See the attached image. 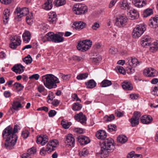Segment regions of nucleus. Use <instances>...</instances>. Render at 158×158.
Instances as JSON below:
<instances>
[{"mask_svg": "<svg viewBox=\"0 0 158 158\" xmlns=\"http://www.w3.org/2000/svg\"><path fill=\"white\" fill-rule=\"evenodd\" d=\"M39 75L38 74H33L31 76L29 77V79H34L35 80H38L39 79Z\"/></svg>", "mask_w": 158, "mask_h": 158, "instance_id": "69168bd1", "label": "nucleus"}, {"mask_svg": "<svg viewBox=\"0 0 158 158\" xmlns=\"http://www.w3.org/2000/svg\"><path fill=\"white\" fill-rule=\"evenodd\" d=\"M129 121L131 123V126L132 127H136L139 123V120L135 119L133 118H131L130 119Z\"/></svg>", "mask_w": 158, "mask_h": 158, "instance_id": "ea45409f", "label": "nucleus"}, {"mask_svg": "<svg viewBox=\"0 0 158 158\" xmlns=\"http://www.w3.org/2000/svg\"><path fill=\"white\" fill-rule=\"evenodd\" d=\"M133 3L135 6L138 8H141L147 4L146 0H133Z\"/></svg>", "mask_w": 158, "mask_h": 158, "instance_id": "4be33fe9", "label": "nucleus"}, {"mask_svg": "<svg viewBox=\"0 0 158 158\" xmlns=\"http://www.w3.org/2000/svg\"><path fill=\"white\" fill-rule=\"evenodd\" d=\"M75 119L78 122H80L82 124L84 125L86 123V118L85 115H84L82 112H80L76 115L74 117Z\"/></svg>", "mask_w": 158, "mask_h": 158, "instance_id": "ddd939ff", "label": "nucleus"}, {"mask_svg": "<svg viewBox=\"0 0 158 158\" xmlns=\"http://www.w3.org/2000/svg\"><path fill=\"white\" fill-rule=\"evenodd\" d=\"M151 42H148L147 41H141L140 44L142 46L146 48L148 46L150 45Z\"/></svg>", "mask_w": 158, "mask_h": 158, "instance_id": "13d9d810", "label": "nucleus"}, {"mask_svg": "<svg viewBox=\"0 0 158 158\" xmlns=\"http://www.w3.org/2000/svg\"><path fill=\"white\" fill-rule=\"evenodd\" d=\"M87 7L84 4H77L74 5L73 8V10L77 15H81L87 11Z\"/></svg>", "mask_w": 158, "mask_h": 158, "instance_id": "0eeeda50", "label": "nucleus"}, {"mask_svg": "<svg viewBox=\"0 0 158 158\" xmlns=\"http://www.w3.org/2000/svg\"><path fill=\"white\" fill-rule=\"evenodd\" d=\"M23 38L25 43H28L31 39V34L28 31H26L23 35Z\"/></svg>", "mask_w": 158, "mask_h": 158, "instance_id": "bb28decb", "label": "nucleus"}, {"mask_svg": "<svg viewBox=\"0 0 158 158\" xmlns=\"http://www.w3.org/2000/svg\"><path fill=\"white\" fill-rule=\"evenodd\" d=\"M128 15L130 19L134 20L139 17V14L137 11L135 9L130 10Z\"/></svg>", "mask_w": 158, "mask_h": 158, "instance_id": "a878e982", "label": "nucleus"}, {"mask_svg": "<svg viewBox=\"0 0 158 158\" xmlns=\"http://www.w3.org/2000/svg\"><path fill=\"white\" fill-rule=\"evenodd\" d=\"M114 119V116L113 114H111L109 116L106 115L104 117V119L106 122L112 121Z\"/></svg>", "mask_w": 158, "mask_h": 158, "instance_id": "37998d69", "label": "nucleus"}, {"mask_svg": "<svg viewBox=\"0 0 158 158\" xmlns=\"http://www.w3.org/2000/svg\"><path fill=\"white\" fill-rule=\"evenodd\" d=\"M42 8L45 10H49V0H47L42 6Z\"/></svg>", "mask_w": 158, "mask_h": 158, "instance_id": "8fccbe9b", "label": "nucleus"}, {"mask_svg": "<svg viewBox=\"0 0 158 158\" xmlns=\"http://www.w3.org/2000/svg\"><path fill=\"white\" fill-rule=\"evenodd\" d=\"M25 67L20 64L15 65L12 68L13 71L19 74L23 73Z\"/></svg>", "mask_w": 158, "mask_h": 158, "instance_id": "a211bd4d", "label": "nucleus"}, {"mask_svg": "<svg viewBox=\"0 0 158 158\" xmlns=\"http://www.w3.org/2000/svg\"><path fill=\"white\" fill-rule=\"evenodd\" d=\"M12 127L10 126H8L6 128H5L2 132V136L4 138V137H10V136H12Z\"/></svg>", "mask_w": 158, "mask_h": 158, "instance_id": "2eb2a0df", "label": "nucleus"}, {"mask_svg": "<svg viewBox=\"0 0 158 158\" xmlns=\"http://www.w3.org/2000/svg\"><path fill=\"white\" fill-rule=\"evenodd\" d=\"M23 61L25 64H28L31 63L32 61V59L24 58L23 59Z\"/></svg>", "mask_w": 158, "mask_h": 158, "instance_id": "680f3d73", "label": "nucleus"}, {"mask_svg": "<svg viewBox=\"0 0 158 158\" xmlns=\"http://www.w3.org/2000/svg\"><path fill=\"white\" fill-rule=\"evenodd\" d=\"M109 52L110 53L112 54H115L118 52V50L117 48L114 47H112L110 49Z\"/></svg>", "mask_w": 158, "mask_h": 158, "instance_id": "864d4df0", "label": "nucleus"}, {"mask_svg": "<svg viewBox=\"0 0 158 158\" xmlns=\"http://www.w3.org/2000/svg\"><path fill=\"white\" fill-rule=\"evenodd\" d=\"M20 37L15 35L11 39V43L10 44L9 46L12 49L16 48L18 46L21 44V41L20 40Z\"/></svg>", "mask_w": 158, "mask_h": 158, "instance_id": "1a4fd4ad", "label": "nucleus"}, {"mask_svg": "<svg viewBox=\"0 0 158 158\" xmlns=\"http://www.w3.org/2000/svg\"><path fill=\"white\" fill-rule=\"evenodd\" d=\"M142 41H147L148 42H151V38L148 35H143L141 39Z\"/></svg>", "mask_w": 158, "mask_h": 158, "instance_id": "5fc2aeb1", "label": "nucleus"}, {"mask_svg": "<svg viewBox=\"0 0 158 158\" xmlns=\"http://www.w3.org/2000/svg\"><path fill=\"white\" fill-rule=\"evenodd\" d=\"M58 143V141L56 139H54L50 141V152L55 150Z\"/></svg>", "mask_w": 158, "mask_h": 158, "instance_id": "7c9ffc66", "label": "nucleus"}, {"mask_svg": "<svg viewBox=\"0 0 158 158\" xmlns=\"http://www.w3.org/2000/svg\"><path fill=\"white\" fill-rule=\"evenodd\" d=\"M58 78L54 75L50 74V89L57 87L56 83H59Z\"/></svg>", "mask_w": 158, "mask_h": 158, "instance_id": "9b49d317", "label": "nucleus"}, {"mask_svg": "<svg viewBox=\"0 0 158 158\" xmlns=\"http://www.w3.org/2000/svg\"><path fill=\"white\" fill-rule=\"evenodd\" d=\"M123 89L126 90H131L133 89V86L131 83L129 81H125L122 84Z\"/></svg>", "mask_w": 158, "mask_h": 158, "instance_id": "cd10ccee", "label": "nucleus"}, {"mask_svg": "<svg viewBox=\"0 0 158 158\" xmlns=\"http://www.w3.org/2000/svg\"><path fill=\"white\" fill-rule=\"evenodd\" d=\"M152 120L153 118L150 115H143L140 118V121L143 124H149L151 123Z\"/></svg>", "mask_w": 158, "mask_h": 158, "instance_id": "f3484780", "label": "nucleus"}, {"mask_svg": "<svg viewBox=\"0 0 158 158\" xmlns=\"http://www.w3.org/2000/svg\"><path fill=\"white\" fill-rule=\"evenodd\" d=\"M130 98L133 100L137 99L139 97V95L138 94H131L130 95Z\"/></svg>", "mask_w": 158, "mask_h": 158, "instance_id": "774afa93", "label": "nucleus"}, {"mask_svg": "<svg viewBox=\"0 0 158 158\" xmlns=\"http://www.w3.org/2000/svg\"><path fill=\"white\" fill-rule=\"evenodd\" d=\"M77 139L81 145L87 144L90 142L89 138L84 135H80L77 138Z\"/></svg>", "mask_w": 158, "mask_h": 158, "instance_id": "f8f14e48", "label": "nucleus"}, {"mask_svg": "<svg viewBox=\"0 0 158 158\" xmlns=\"http://www.w3.org/2000/svg\"><path fill=\"white\" fill-rule=\"evenodd\" d=\"M82 107V105L79 103H74L72 106V109L75 111H78L80 110Z\"/></svg>", "mask_w": 158, "mask_h": 158, "instance_id": "58836bf2", "label": "nucleus"}, {"mask_svg": "<svg viewBox=\"0 0 158 158\" xmlns=\"http://www.w3.org/2000/svg\"><path fill=\"white\" fill-rule=\"evenodd\" d=\"M17 139V135H14L12 136L7 138L5 143L6 148L9 150L13 149L16 143Z\"/></svg>", "mask_w": 158, "mask_h": 158, "instance_id": "20e7f679", "label": "nucleus"}, {"mask_svg": "<svg viewBox=\"0 0 158 158\" xmlns=\"http://www.w3.org/2000/svg\"><path fill=\"white\" fill-rule=\"evenodd\" d=\"M149 25L151 28H156L158 27V16L152 18L149 20Z\"/></svg>", "mask_w": 158, "mask_h": 158, "instance_id": "aec40b11", "label": "nucleus"}, {"mask_svg": "<svg viewBox=\"0 0 158 158\" xmlns=\"http://www.w3.org/2000/svg\"><path fill=\"white\" fill-rule=\"evenodd\" d=\"M65 143L68 146L73 147L75 144V139L71 134H68L66 137Z\"/></svg>", "mask_w": 158, "mask_h": 158, "instance_id": "6ab92c4d", "label": "nucleus"}, {"mask_svg": "<svg viewBox=\"0 0 158 158\" xmlns=\"http://www.w3.org/2000/svg\"><path fill=\"white\" fill-rule=\"evenodd\" d=\"M88 74L87 73H81L77 76V78L78 80L84 79L88 77Z\"/></svg>", "mask_w": 158, "mask_h": 158, "instance_id": "79ce46f5", "label": "nucleus"}, {"mask_svg": "<svg viewBox=\"0 0 158 158\" xmlns=\"http://www.w3.org/2000/svg\"><path fill=\"white\" fill-rule=\"evenodd\" d=\"M61 124L63 128L65 129H68L71 125L70 122H68L62 120L61 122Z\"/></svg>", "mask_w": 158, "mask_h": 158, "instance_id": "49530a36", "label": "nucleus"}, {"mask_svg": "<svg viewBox=\"0 0 158 158\" xmlns=\"http://www.w3.org/2000/svg\"><path fill=\"white\" fill-rule=\"evenodd\" d=\"M141 115V114L140 112L135 111L132 118H133L135 119L139 120V118Z\"/></svg>", "mask_w": 158, "mask_h": 158, "instance_id": "3c124183", "label": "nucleus"}, {"mask_svg": "<svg viewBox=\"0 0 158 158\" xmlns=\"http://www.w3.org/2000/svg\"><path fill=\"white\" fill-rule=\"evenodd\" d=\"M50 23H52L53 24L56 23L57 18V15L55 12H50Z\"/></svg>", "mask_w": 158, "mask_h": 158, "instance_id": "2f4dec72", "label": "nucleus"}, {"mask_svg": "<svg viewBox=\"0 0 158 158\" xmlns=\"http://www.w3.org/2000/svg\"><path fill=\"white\" fill-rule=\"evenodd\" d=\"M92 44V42L90 40H86L82 41H80L77 47L78 50L84 52L89 49Z\"/></svg>", "mask_w": 158, "mask_h": 158, "instance_id": "423d86ee", "label": "nucleus"}, {"mask_svg": "<svg viewBox=\"0 0 158 158\" xmlns=\"http://www.w3.org/2000/svg\"><path fill=\"white\" fill-rule=\"evenodd\" d=\"M48 140V138L46 135H40L37 137L36 142L38 144H40L43 146L46 143Z\"/></svg>", "mask_w": 158, "mask_h": 158, "instance_id": "4468645a", "label": "nucleus"}, {"mask_svg": "<svg viewBox=\"0 0 158 158\" xmlns=\"http://www.w3.org/2000/svg\"><path fill=\"white\" fill-rule=\"evenodd\" d=\"M127 20V18L126 16L120 15L116 18L115 24L119 27H123L126 24Z\"/></svg>", "mask_w": 158, "mask_h": 158, "instance_id": "9d476101", "label": "nucleus"}, {"mask_svg": "<svg viewBox=\"0 0 158 158\" xmlns=\"http://www.w3.org/2000/svg\"><path fill=\"white\" fill-rule=\"evenodd\" d=\"M36 152L35 148L33 147L28 150L27 152L23 154L22 158H31V155L35 154Z\"/></svg>", "mask_w": 158, "mask_h": 158, "instance_id": "dca6fc26", "label": "nucleus"}, {"mask_svg": "<svg viewBox=\"0 0 158 158\" xmlns=\"http://www.w3.org/2000/svg\"><path fill=\"white\" fill-rule=\"evenodd\" d=\"M127 61V63L129 64L131 67L132 66L133 67H129L127 68V69L128 73H133L135 71L134 67L139 65L140 62L138 61V60L136 58H132V57L129 58L126 60Z\"/></svg>", "mask_w": 158, "mask_h": 158, "instance_id": "7ed1b4c3", "label": "nucleus"}, {"mask_svg": "<svg viewBox=\"0 0 158 158\" xmlns=\"http://www.w3.org/2000/svg\"><path fill=\"white\" fill-rule=\"evenodd\" d=\"M114 140L111 138L106 139L103 142L102 147H101L100 154L104 158L108 156L109 152H112L114 148L113 144Z\"/></svg>", "mask_w": 158, "mask_h": 158, "instance_id": "f03ea898", "label": "nucleus"}, {"mask_svg": "<svg viewBox=\"0 0 158 158\" xmlns=\"http://www.w3.org/2000/svg\"><path fill=\"white\" fill-rule=\"evenodd\" d=\"M117 69L118 71L121 73L124 74L126 73V71L124 69L123 67L120 65H118L117 66Z\"/></svg>", "mask_w": 158, "mask_h": 158, "instance_id": "603ef678", "label": "nucleus"}, {"mask_svg": "<svg viewBox=\"0 0 158 158\" xmlns=\"http://www.w3.org/2000/svg\"><path fill=\"white\" fill-rule=\"evenodd\" d=\"M143 73L148 77H154L156 75V71L152 68L144 69Z\"/></svg>", "mask_w": 158, "mask_h": 158, "instance_id": "412c9836", "label": "nucleus"}, {"mask_svg": "<svg viewBox=\"0 0 158 158\" xmlns=\"http://www.w3.org/2000/svg\"><path fill=\"white\" fill-rule=\"evenodd\" d=\"M112 83L110 81L105 79L100 84V86L102 87H105L110 86Z\"/></svg>", "mask_w": 158, "mask_h": 158, "instance_id": "c9c22d12", "label": "nucleus"}, {"mask_svg": "<svg viewBox=\"0 0 158 158\" xmlns=\"http://www.w3.org/2000/svg\"><path fill=\"white\" fill-rule=\"evenodd\" d=\"M14 13L16 16L19 19L18 21H20L21 20L20 19L22 17L27 15L26 18L27 23L29 25H31L32 23L33 15L32 13H31L27 15L29 13V10L26 7L20 8L18 7L15 10Z\"/></svg>", "mask_w": 158, "mask_h": 158, "instance_id": "f257e3e1", "label": "nucleus"}, {"mask_svg": "<svg viewBox=\"0 0 158 158\" xmlns=\"http://www.w3.org/2000/svg\"><path fill=\"white\" fill-rule=\"evenodd\" d=\"M49 26L48 25L44 24V25L41 29V31H42L44 32H48L49 30Z\"/></svg>", "mask_w": 158, "mask_h": 158, "instance_id": "4d7b16f0", "label": "nucleus"}, {"mask_svg": "<svg viewBox=\"0 0 158 158\" xmlns=\"http://www.w3.org/2000/svg\"><path fill=\"white\" fill-rule=\"evenodd\" d=\"M3 14L4 16L3 17V22L4 23L6 24L7 23V20L9 18L10 15L9 10L7 9L5 10L4 11Z\"/></svg>", "mask_w": 158, "mask_h": 158, "instance_id": "f704fd0d", "label": "nucleus"}, {"mask_svg": "<svg viewBox=\"0 0 158 158\" xmlns=\"http://www.w3.org/2000/svg\"><path fill=\"white\" fill-rule=\"evenodd\" d=\"M42 81L44 85L49 89V74H48L42 76Z\"/></svg>", "mask_w": 158, "mask_h": 158, "instance_id": "c85d7f7f", "label": "nucleus"}, {"mask_svg": "<svg viewBox=\"0 0 158 158\" xmlns=\"http://www.w3.org/2000/svg\"><path fill=\"white\" fill-rule=\"evenodd\" d=\"M158 49V42H154V44L152 45L150 47V50L152 52H154Z\"/></svg>", "mask_w": 158, "mask_h": 158, "instance_id": "a18cd8bd", "label": "nucleus"}, {"mask_svg": "<svg viewBox=\"0 0 158 158\" xmlns=\"http://www.w3.org/2000/svg\"><path fill=\"white\" fill-rule=\"evenodd\" d=\"M146 29L145 26L144 24L138 25L135 27L132 32L134 38H138L140 37Z\"/></svg>", "mask_w": 158, "mask_h": 158, "instance_id": "39448f33", "label": "nucleus"}, {"mask_svg": "<svg viewBox=\"0 0 158 158\" xmlns=\"http://www.w3.org/2000/svg\"><path fill=\"white\" fill-rule=\"evenodd\" d=\"M96 136L98 139L104 140L107 137L106 133L104 130H99L96 133Z\"/></svg>", "mask_w": 158, "mask_h": 158, "instance_id": "b1692460", "label": "nucleus"}, {"mask_svg": "<svg viewBox=\"0 0 158 158\" xmlns=\"http://www.w3.org/2000/svg\"><path fill=\"white\" fill-rule=\"evenodd\" d=\"M49 143L48 142L46 147L42 148L40 151V154L42 156H45L47 152L49 153L48 152L49 150Z\"/></svg>", "mask_w": 158, "mask_h": 158, "instance_id": "473e14b6", "label": "nucleus"}, {"mask_svg": "<svg viewBox=\"0 0 158 158\" xmlns=\"http://www.w3.org/2000/svg\"><path fill=\"white\" fill-rule=\"evenodd\" d=\"M152 14L153 11L152 9H147L144 11L143 14V17H147Z\"/></svg>", "mask_w": 158, "mask_h": 158, "instance_id": "a19ab883", "label": "nucleus"}, {"mask_svg": "<svg viewBox=\"0 0 158 158\" xmlns=\"http://www.w3.org/2000/svg\"><path fill=\"white\" fill-rule=\"evenodd\" d=\"M48 108L46 106H43L38 108L37 110V111H44L46 112H47L48 111Z\"/></svg>", "mask_w": 158, "mask_h": 158, "instance_id": "e2e57ef3", "label": "nucleus"}, {"mask_svg": "<svg viewBox=\"0 0 158 158\" xmlns=\"http://www.w3.org/2000/svg\"><path fill=\"white\" fill-rule=\"evenodd\" d=\"M118 141L121 143H124L127 140V137L123 135H120L117 139Z\"/></svg>", "mask_w": 158, "mask_h": 158, "instance_id": "4c0bfd02", "label": "nucleus"}, {"mask_svg": "<svg viewBox=\"0 0 158 158\" xmlns=\"http://www.w3.org/2000/svg\"><path fill=\"white\" fill-rule=\"evenodd\" d=\"M12 105V106L10 107L9 111L11 110L12 113L14 112L13 110H18V108H22L23 107V106H22L20 102L18 101H14Z\"/></svg>", "mask_w": 158, "mask_h": 158, "instance_id": "393cba45", "label": "nucleus"}, {"mask_svg": "<svg viewBox=\"0 0 158 158\" xmlns=\"http://www.w3.org/2000/svg\"><path fill=\"white\" fill-rule=\"evenodd\" d=\"M29 134V132L27 130L23 131L22 132V136L24 139L27 138Z\"/></svg>", "mask_w": 158, "mask_h": 158, "instance_id": "6e6d98bb", "label": "nucleus"}, {"mask_svg": "<svg viewBox=\"0 0 158 158\" xmlns=\"http://www.w3.org/2000/svg\"><path fill=\"white\" fill-rule=\"evenodd\" d=\"M49 32H48L46 35L42 38V40L43 42L47 41H49Z\"/></svg>", "mask_w": 158, "mask_h": 158, "instance_id": "bf43d9fd", "label": "nucleus"}, {"mask_svg": "<svg viewBox=\"0 0 158 158\" xmlns=\"http://www.w3.org/2000/svg\"><path fill=\"white\" fill-rule=\"evenodd\" d=\"M120 7L123 10H128L130 9L129 5L126 0H123L120 2Z\"/></svg>", "mask_w": 158, "mask_h": 158, "instance_id": "72a5a7b5", "label": "nucleus"}, {"mask_svg": "<svg viewBox=\"0 0 158 158\" xmlns=\"http://www.w3.org/2000/svg\"><path fill=\"white\" fill-rule=\"evenodd\" d=\"M13 0H0L1 2L5 5H8L10 4Z\"/></svg>", "mask_w": 158, "mask_h": 158, "instance_id": "338daca9", "label": "nucleus"}, {"mask_svg": "<svg viewBox=\"0 0 158 158\" xmlns=\"http://www.w3.org/2000/svg\"><path fill=\"white\" fill-rule=\"evenodd\" d=\"M85 84L88 88L92 89L95 87L96 85V83L93 79H91L85 82Z\"/></svg>", "mask_w": 158, "mask_h": 158, "instance_id": "c756f323", "label": "nucleus"}, {"mask_svg": "<svg viewBox=\"0 0 158 158\" xmlns=\"http://www.w3.org/2000/svg\"><path fill=\"white\" fill-rule=\"evenodd\" d=\"M66 3V0H55L54 4L57 7L64 5Z\"/></svg>", "mask_w": 158, "mask_h": 158, "instance_id": "e433bc0d", "label": "nucleus"}, {"mask_svg": "<svg viewBox=\"0 0 158 158\" xmlns=\"http://www.w3.org/2000/svg\"><path fill=\"white\" fill-rule=\"evenodd\" d=\"M89 154V152L85 148H83L81 152L79 153V155L80 157H85L87 156Z\"/></svg>", "mask_w": 158, "mask_h": 158, "instance_id": "de8ad7c7", "label": "nucleus"}, {"mask_svg": "<svg viewBox=\"0 0 158 158\" xmlns=\"http://www.w3.org/2000/svg\"><path fill=\"white\" fill-rule=\"evenodd\" d=\"M58 33L55 34L53 32H50V39L53 42L59 43L64 41V38L62 36L64 33L59 32Z\"/></svg>", "mask_w": 158, "mask_h": 158, "instance_id": "6e6552de", "label": "nucleus"}, {"mask_svg": "<svg viewBox=\"0 0 158 158\" xmlns=\"http://www.w3.org/2000/svg\"><path fill=\"white\" fill-rule=\"evenodd\" d=\"M102 58L101 56H97L92 58V61L94 63L97 64L102 60Z\"/></svg>", "mask_w": 158, "mask_h": 158, "instance_id": "09e8293b", "label": "nucleus"}, {"mask_svg": "<svg viewBox=\"0 0 158 158\" xmlns=\"http://www.w3.org/2000/svg\"><path fill=\"white\" fill-rule=\"evenodd\" d=\"M14 85L16 89L18 91H21L24 88V86L19 83L16 82Z\"/></svg>", "mask_w": 158, "mask_h": 158, "instance_id": "c03bdc74", "label": "nucleus"}, {"mask_svg": "<svg viewBox=\"0 0 158 158\" xmlns=\"http://www.w3.org/2000/svg\"><path fill=\"white\" fill-rule=\"evenodd\" d=\"M73 131L75 132H76L80 134L83 133V129L79 128H75L74 129Z\"/></svg>", "mask_w": 158, "mask_h": 158, "instance_id": "0e129e2a", "label": "nucleus"}, {"mask_svg": "<svg viewBox=\"0 0 158 158\" xmlns=\"http://www.w3.org/2000/svg\"><path fill=\"white\" fill-rule=\"evenodd\" d=\"M86 24L82 21L76 22L73 23V27L76 29L81 30L85 27Z\"/></svg>", "mask_w": 158, "mask_h": 158, "instance_id": "5701e85b", "label": "nucleus"}, {"mask_svg": "<svg viewBox=\"0 0 158 158\" xmlns=\"http://www.w3.org/2000/svg\"><path fill=\"white\" fill-rule=\"evenodd\" d=\"M116 126L115 125H109L108 126V131H109L112 132L116 130Z\"/></svg>", "mask_w": 158, "mask_h": 158, "instance_id": "052dcab7", "label": "nucleus"}]
</instances>
